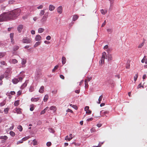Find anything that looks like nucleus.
<instances>
[{"mask_svg":"<svg viewBox=\"0 0 147 147\" xmlns=\"http://www.w3.org/2000/svg\"><path fill=\"white\" fill-rule=\"evenodd\" d=\"M20 13V10L19 9L3 13L0 15V22L16 19Z\"/></svg>","mask_w":147,"mask_h":147,"instance_id":"f257e3e1","label":"nucleus"},{"mask_svg":"<svg viewBox=\"0 0 147 147\" xmlns=\"http://www.w3.org/2000/svg\"><path fill=\"white\" fill-rule=\"evenodd\" d=\"M24 77V75H23L20 76H19L17 78H15L13 79L12 82L14 84H17L18 82H21L22 81V80Z\"/></svg>","mask_w":147,"mask_h":147,"instance_id":"f03ea898","label":"nucleus"},{"mask_svg":"<svg viewBox=\"0 0 147 147\" xmlns=\"http://www.w3.org/2000/svg\"><path fill=\"white\" fill-rule=\"evenodd\" d=\"M11 68H7L4 73L5 77L6 78L8 77L11 72Z\"/></svg>","mask_w":147,"mask_h":147,"instance_id":"7ed1b4c3","label":"nucleus"},{"mask_svg":"<svg viewBox=\"0 0 147 147\" xmlns=\"http://www.w3.org/2000/svg\"><path fill=\"white\" fill-rule=\"evenodd\" d=\"M22 42L23 43H30L32 42V39L25 37L22 39Z\"/></svg>","mask_w":147,"mask_h":147,"instance_id":"20e7f679","label":"nucleus"},{"mask_svg":"<svg viewBox=\"0 0 147 147\" xmlns=\"http://www.w3.org/2000/svg\"><path fill=\"white\" fill-rule=\"evenodd\" d=\"M106 53L105 52H103L102 53V57H101L100 61L99 62L100 64H102L104 63L105 59H106Z\"/></svg>","mask_w":147,"mask_h":147,"instance_id":"39448f33","label":"nucleus"},{"mask_svg":"<svg viewBox=\"0 0 147 147\" xmlns=\"http://www.w3.org/2000/svg\"><path fill=\"white\" fill-rule=\"evenodd\" d=\"M49 14L48 12L46 13L44 16H43L41 20V22L42 23H44L46 22L47 18L48 17Z\"/></svg>","mask_w":147,"mask_h":147,"instance_id":"423d86ee","label":"nucleus"},{"mask_svg":"<svg viewBox=\"0 0 147 147\" xmlns=\"http://www.w3.org/2000/svg\"><path fill=\"white\" fill-rule=\"evenodd\" d=\"M106 59H107L109 61H111L113 59L112 55L110 54H108L106 56Z\"/></svg>","mask_w":147,"mask_h":147,"instance_id":"0eeeda50","label":"nucleus"},{"mask_svg":"<svg viewBox=\"0 0 147 147\" xmlns=\"http://www.w3.org/2000/svg\"><path fill=\"white\" fill-rule=\"evenodd\" d=\"M107 83L111 86L114 87V86L115 84L114 81L112 80H109L107 81Z\"/></svg>","mask_w":147,"mask_h":147,"instance_id":"6e6552de","label":"nucleus"},{"mask_svg":"<svg viewBox=\"0 0 147 147\" xmlns=\"http://www.w3.org/2000/svg\"><path fill=\"white\" fill-rule=\"evenodd\" d=\"M26 63V60L25 59H22L21 64L22 65V67H25V64Z\"/></svg>","mask_w":147,"mask_h":147,"instance_id":"1a4fd4ad","label":"nucleus"},{"mask_svg":"<svg viewBox=\"0 0 147 147\" xmlns=\"http://www.w3.org/2000/svg\"><path fill=\"white\" fill-rule=\"evenodd\" d=\"M108 113L109 111H102L100 112V115L102 116H104L105 115L108 114Z\"/></svg>","mask_w":147,"mask_h":147,"instance_id":"9d476101","label":"nucleus"},{"mask_svg":"<svg viewBox=\"0 0 147 147\" xmlns=\"http://www.w3.org/2000/svg\"><path fill=\"white\" fill-rule=\"evenodd\" d=\"M62 6H60L57 8V11L59 14H61L62 13Z\"/></svg>","mask_w":147,"mask_h":147,"instance_id":"9b49d317","label":"nucleus"},{"mask_svg":"<svg viewBox=\"0 0 147 147\" xmlns=\"http://www.w3.org/2000/svg\"><path fill=\"white\" fill-rule=\"evenodd\" d=\"M23 28V26L20 25L18 26L17 28V30L19 32H20Z\"/></svg>","mask_w":147,"mask_h":147,"instance_id":"f8f14e48","label":"nucleus"},{"mask_svg":"<svg viewBox=\"0 0 147 147\" xmlns=\"http://www.w3.org/2000/svg\"><path fill=\"white\" fill-rule=\"evenodd\" d=\"M55 8V7L52 5H50L49 6V10L50 11H53Z\"/></svg>","mask_w":147,"mask_h":147,"instance_id":"ddd939ff","label":"nucleus"},{"mask_svg":"<svg viewBox=\"0 0 147 147\" xmlns=\"http://www.w3.org/2000/svg\"><path fill=\"white\" fill-rule=\"evenodd\" d=\"M41 37L39 35H37L36 36L35 38V40L36 41H39L41 40Z\"/></svg>","mask_w":147,"mask_h":147,"instance_id":"4468645a","label":"nucleus"},{"mask_svg":"<svg viewBox=\"0 0 147 147\" xmlns=\"http://www.w3.org/2000/svg\"><path fill=\"white\" fill-rule=\"evenodd\" d=\"M44 86H42L40 87L39 90V92L41 93H42L44 92Z\"/></svg>","mask_w":147,"mask_h":147,"instance_id":"2eb2a0df","label":"nucleus"},{"mask_svg":"<svg viewBox=\"0 0 147 147\" xmlns=\"http://www.w3.org/2000/svg\"><path fill=\"white\" fill-rule=\"evenodd\" d=\"M9 62L13 64H16L18 62V61L15 59H10Z\"/></svg>","mask_w":147,"mask_h":147,"instance_id":"dca6fc26","label":"nucleus"},{"mask_svg":"<svg viewBox=\"0 0 147 147\" xmlns=\"http://www.w3.org/2000/svg\"><path fill=\"white\" fill-rule=\"evenodd\" d=\"M35 88L34 86H31L29 88V91L30 92H33Z\"/></svg>","mask_w":147,"mask_h":147,"instance_id":"f3484780","label":"nucleus"},{"mask_svg":"<svg viewBox=\"0 0 147 147\" xmlns=\"http://www.w3.org/2000/svg\"><path fill=\"white\" fill-rule=\"evenodd\" d=\"M46 9H44L40 11L39 13V16H42L44 14Z\"/></svg>","mask_w":147,"mask_h":147,"instance_id":"a211bd4d","label":"nucleus"},{"mask_svg":"<svg viewBox=\"0 0 147 147\" xmlns=\"http://www.w3.org/2000/svg\"><path fill=\"white\" fill-rule=\"evenodd\" d=\"M21 110V109L17 108L15 109V111L17 114H20L22 113Z\"/></svg>","mask_w":147,"mask_h":147,"instance_id":"6ab92c4d","label":"nucleus"},{"mask_svg":"<svg viewBox=\"0 0 147 147\" xmlns=\"http://www.w3.org/2000/svg\"><path fill=\"white\" fill-rule=\"evenodd\" d=\"M40 98L39 97L36 98H32L31 99L32 101L36 102L39 100Z\"/></svg>","mask_w":147,"mask_h":147,"instance_id":"aec40b11","label":"nucleus"},{"mask_svg":"<svg viewBox=\"0 0 147 147\" xmlns=\"http://www.w3.org/2000/svg\"><path fill=\"white\" fill-rule=\"evenodd\" d=\"M6 54V52H0V59L4 57Z\"/></svg>","mask_w":147,"mask_h":147,"instance_id":"412c9836","label":"nucleus"},{"mask_svg":"<svg viewBox=\"0 0 147 147\" xmlns=\"http://www.w3.org/2000/svg\"><path fill=\"white\" fill-rule=\"evenodd\" d=\"M49 107H46L44 110H42L40 113V114L41 115H42L44 114L45 112H46V111L48 110V109Z\"/></svg>","mask_w":147,"mask_h":147,"instance_id":"4be33fe9","label":"nucleus"},{"mask_svg":"<svg viewBox=\"0 0 147 147\" xmlns=\"http://www.w3.org/2000/svg\"><path fill=\"white\" fill-rule=\"evenodd\" d=\"M66 59L65 57H63L62 58V62L63 65L66 62Z\"/></svg>","mask_w":147,"mask_h":147,"instance_id":"5701e85b","label":"nucleus"},{"mask_svg":"<svg viewBox=\"0 0 147 147\" xmlns=\"http://www.w3.org/2000/svg\"><path fill=\"white\" fill-rule=\"evenodd\" d=\"M145 40V39H144L143 40V42L142 43L140 44L139 45V46H138V48H141V47H142L143 46V45H144V44Z\"/></svg>","mask_w":147,"mask_h":147,"instance_id":"b1692460","label":"nucleus"},{"mask_svg":"<svg viewBox=\"0 0 147 147\" xmlns=\"http://www.w3.org/2000/svg\"><path fill=\"white\" fill-rule=\"evenodd\" d=\"M78 16L76 15H73V21H75L78 18Z\"/></svg>","mask_w":147,"mask_h":147,"instance_id":"393cba45","label":"nucleus"},{"mask_svg":"<svg viewBox=\"0 0 147 147\" xmlns=\"http://www.w3.org/2000/svg\"><path fill=\"white\" fill-rule=\"evenodd\" d=\"M8 137L7 136H0V139L6 140L7 139Z\"/></svg>","mask_w":147,"mask_h":147,"instance_id":"a878e982","label":"nucleus"},{"mask_svg":"<svg viewBox=\"0 0 147 147\" xmlns=\"http://www.w3.org/2000/svg\"><path fill=\"white\" fill-rule=\"evenodd\" d=\"M49 98V96L48 95H45L43 100L45 102L47 101Z\"/></svg>","mask_w":147,"mask_h":147,"instance_id":"bb28decb","label":"nucleus"},{"mask_svg":"<svg viewBox=\"0 0 147 147\" xmlns=\"http://www.w3.org/2000/svg\"><path fill=\"white\" fill-rule=\"evenodd\" d=\"M19 48V47L18 46H14L13 47V51H16L18 50Z\"/></svg>","mask_w":147,"mask_h":147,"instance_id":"cd10ccee","label":"nucleus"},{"mask_svg":"<svg viewBox=\"0 0 147 147\" xmlns=\"http://www.w3.org/2000/svg\"><path fill=\"white\" fill-rule=\"evenodd\" d=\"M50 109L51 110H53L55 111L56 110V107L55 106H51L50 107Z\"/></svg>","mask_w":147,"mask_h":147,"instance_id":"c85d7f7f","label":"nucleus"},{"mask_svg":"<svg viewBox=\"0 0 147 147\" xmlns=\"http://www.w3.org/2000/svg\"><path fill=\"white\" fill-rule=\"evenodd\" d=\"M70 106L72 107H73V108H74V109H75L76 110H77L78 109V107L76 105H72L71 104L70 105Z\"/></svg>","mask_w":147,"mask_h":147,"instance_id":"c756f323","label":"nucleus"},{"mask_svg":"<svg viewBox=\"0 0 147 147\" xmlns=\"http://www.w3.org/2000/svg\"><path fill=\"white\" fill-rule=\"evenodd\" d=\"M44 30V29L42 28H40L38 29V32L39 33L42 32Z\"/></svg>","mask_w":147,"mask_h":147,"instance_id":"7c9ffc66","label":"nucleus"},{"mask_svg":"<svg viewBox=\"0 0 147 147\" xmlns=\"http://www.w3.org/2000/svg\"><path fill=\"white\" fill-rule=\"evenodd\" d=\"M19 100H17L15 101L14 103V105L15 106H17L19 105Z\"/></svg>","mask_w":147,"mask_h":147,"instance_id":"2f4dec72","label":"nucleus"},{"mask_svg":"<svg viewBox=\"0 0 147 147\" xmlns=\"http://www.w3.org/2000/svg\"><path fill=\"white\" fill-rule=\"evenodd\" d=\"M6 103V101L5 100H4L2 102L0 103V106L1 107H2L4 106Z\"/></svg>","mask_w":147,"mask_h":147,"instance_id":"473e14b6","label":"nucleus"},{"mask_svg":"<svg viewBox=\"0 0 147 147\" xmlns=\"http://www.w3.org/2000/svg\"><path fill=\"white\" fill-rule=\"evenodd\" d=\"M27 85V83H26L25 82V83H23L21 86V88L22 89H23Z\"/></svg>","mask_w":147,"mask_h":147,"instance_id":"72a5a7b5","label":"nucleus"},{"mask_svg":"<svg viewBox=\"0 0 147 147\" xmlns=\"http://www.w3.org/2000/svg\"><path fill=\"white\" fill-rule=\"evenodd\" d=\"M41 43L40 42H36L34 46V47H36L39 45Z\"/></svg>","mask_w":147,"mask_h":147,"instance_id":"f704fd0d","label":"nucleus"},{"mask_svg":"<svg viewBox=\"0 0 147 147\" xmlns=\"http://www.w3.org/2000/svg\"><path fill=\"white\" fill-rule=\"evenodd\" d=\"M107 32L109 33V34H111V33L113 31V30L111 28H109L107 29Z\"/></svg>","mask_w":147,"mask_h":147,"instance_id":"c9c22d12","label":"nucleus"},{"mask_svg":"<svg viewBox=\"0 0 147 147\" xmlns=\"http://www.w3.org/2000/svg\"><path fill=\"white\" fill-rule=\"evenodd\" d=\"M72 138H69L68 136H66L65 138V139L66 140H68L69 141H70L72 139Z\"/></svg>","mask_w":147,"mask_h":147,"instance_id":"e433bc0d","label":"nucleus"},{"mask_svg":"<svg viewBox=\"0 0 147 147\" xmlns=\"http://www.w3.org/2000/svg\"><path fill=\"white\" fill-rule=\"evenodd\" d=\"M9 110V108H6L4 109V112L6 114H7Z\"/></svg>","mask_w":147,"mask_h":147,"instance_id":"4c0bfd02","label":"nucleus"},{"mask_svg":"<svg viewBox=\"0 0 147 147\" xmlns=\"http://www.w3.org/2000/svg\"><path fill=\"white\" fill-rule=\"evenodd\" d=\"M59 67V66L58 65H56L55 66L54 68L52 70V72H55V70L57 69L58 67Z\"/></svg>","mask_w":147,"mask_h":147,"instance_id":"58836bf2","label":"nucleus"},{"mask_svg":"<svg viewBox=\"0 0 147 147\" xmlns=\"http://www.w3.org/2000/svg\"><path fill=\"white\" fill-rule=\"evenodd\" d=\"M17 128H18V129L20 131H22V126L21 125H18V126Z\"/></svg>","mask_w":147,"mask_h":147,"instance_id":"ea45409f","label":"nucleus"},{"mask_svg":"<svg viewBox=\"0 0 147 147\" xmlns=\"http://www.w3.org/2000/svg\"><path fill=\"white\" fill-rule=\"evenodd\" d=\"M102 95H101V96H100L98 98V103L99 104H100V102L102 100Z\"/></svg>","mask_w":147,"mask_h":147,"instance_id":"a19ab883","label":"nucleus"},{"mask_svg":"<svg viewBox=\"0 0 147 147\" xmlns=\"http://www.w3.org/2000/svg\"><path fill=\"white\" fill-rule=\"evenodd\" d=\"M100 11L101 13L103 15L107 13V10L104 11L103 9H102Z\"/></svg>","mask_w":147,"mask_h":147,"instance_id":"79ce46f5","label":"nucleus"},{"mask_svg":"<svg viewBox=\"0 0 147 147\" xmlns=\"http://www.w3.org/2000/svg\"><path fill=\"white\" fill-rule=\"evenodd\" d=\"M49 131L50 132L52 133H54V132H55L53 129L51 128H49Z\"/></svg>","mask_w":147,"mask_h":147,"instance_id":"37998d69","label":"nucleus"},{"mask_svg":"<svg viewBox=\"0 0 147 147\" xmlns=\"http://www.w3.org/2000/svg\"><path fill=\"white\" fill-rule=\"evenodd\" d=\"M112 49L110 48H109L107 49V51L108 54H109L112 51Z\"/></svg>","mask_w":147,"mask_h":147,"instance_id":"c03bdc74","label":"nucleus"},{"mask_svg":"<svg viewBox=\"0 0 147 147\" xmlns=\"http://www.w3.org/2000/svg\"><path fill=\"white\" fill-rule=\"evenodd\" d=\"M9 134L12 137L14 136L15 135V133L12 131H11L10 132Z\"/></svg>","mask_w":147,"mask_h":147,"instance_id":"a18cd8bd","label":"nucleus"},{"mask_svg":"<svg viewBox=\"0 0 147 147\" xmlns=\"http://www.w3.org/2000/svg\"><path fill=\"white\" fill-rule=\"evenodd\" d=\"M85 88H87L88 86V82L87 80H85Z\"/></svg>","mask_w":147,"mask_h":147,"instance_id":"49530a36","label":"nucleus"},{"mask_svg":"<svg viewBox=\"0 0 147 147\" xmlns=\"http://www.w3.org/2000/svg\"><path fill=\"white\" fill-rule=\"evenodd\" d=\"M0 63L1 65H7V63H5V62L4 61H1L0 62Z\"/></svg>","mask_w":147,"mask_h":147,"instance_id":"de8ad7c7","label":"nucleus"},{"mask_svg":"<svg viewBox=\"0 0 147 147\" xmlns=\"http://www.w3.org/2000/svg\"><path fill=\"white\" fill-rule=\"evenodd\" d=\"M23 140L22 139L21 140L17 141V144H19L20 143H22L23 142Z\"/></svg>","mask_w":147,"mask_h":147,"instance_id":"09e8293b","label":"nucleus"},{"mask_svg":"<svg viewBox=\"0 0 147 147\" xmlns=\"http://www.w3.org/2000/svg\"><path fill=\"white\" fill-rule=\"evenodd\" d=\"M138 74H136L135 75V76L134 77V81L135 82L137 80V78L138 77Z\"/></svg>","mask_w":147,"mask_h":147,"instance_id":"8fccbe9b","label":"nucleus"},{"mask_svg":"<svg viewBox=\"0 0 147 147\" xmlns=\"http://www.w3.org/2000/svg\"><path fill=\"white\" fill-rule=\"evenodd\" d=\"M29 137L27 136V137H26L23 138L22 139L23 140V141H25L28 140V139H29Z\"/></svg>","mask_w":147,"mask_h":147,"instance_id":"3c124183","label":"nucleus"},{"mask_svg":"<svg viewBox=\"0 0 147 147\" xmlns=\"http://www.w3.org/2000/svg\"><path fill=\"white\" fill-rule=\"evenodd\" d=\"M33 141V145L35 146L37 144V141L35 140V139Z\"/></svg>","mask_w":147,"mask_h":147,"instance_id":"603ef678","label":"nucleus"},{"mask_svg":"<svg viewBox=\"0 0 147 147\" xmlns=\"http://www.w3.org/2000/svg\"><path fill=\"white\" fill-rule=\"evenodd\" d=\"M5 77V75H2L0 76V80H2Z\"/></svg>","mask_w":147,"mask_h":147,"instance_id":"864d4df0","label":"nucleus"},{"mask_svg":"<svg viewBox=\"0 0 147 147\" xmlns=\"http://www.w3.org/2000/svg\"><path fill=\"white\" fill-rule=\"evenodd\" d=\"M14 34L13 33H11L10 34V38H13Z\"/></svg>","mask_w":147,"mask_h":147,"instance_id":"5fc2aeb1","label":"nucleus"},{"mask_svg":"<svg viewBox=\"0 0 147 147\" xmlns=\"http://www.w3.org/2000/svg\"><path fill=\"white\" fill-rule=\"evenodd\" d=\"M43 5H40L39 6H38L37 7V8L38 9H41L42 8H43Z\"/></svg>","mask_w":147,"mask_h":147,"instance_id":"6e6d98bb","label":"nucleus"},{"mask_svg":"<svg viewBox=\"0 0 147 147\" xmlns=\"http://www.w3.org/2000/svg\"><path fill=\"white\" fill-rule=\"evenodd\" d=\"M22 94V91H19L17 93V96H19L20 95Z\"/></svg>","mask_w":147,"mask_h":147,"instance_id":"4d7b16f0","label":"nucleus"},{"mask_svg":"<svg viewBox=\"0 0 147 147\" xmlns=\"http://www.w3.org/2000/svg\"><path fill=\"white\" fill-rule=\"evenodd\" d=\"M89 107L88 106H86L84 108L85 111H86V112L87 111H88V110H89Z\"/></svg>","mask_w":147,"mask_h":147,"instance_id":"13d9d810","label":"nucleus"},{"mask_svg":"<svg viewBox=\"0 0 147 147\" xmlns=\"http://www.w3.org/2000/svg\"><path fill=\"white\" fill-rule=\"evenodd\" d=\"M33 106V105H31V107L30 108V110L31 111H33L34 109V108Z\"/></svg>","mask_w":147,"mask_h":147,"instance_id":"bf43d9fd","label":"nucleus"},{"mask_svg":"<svg viewBox=\"0 0 147 147\" xmlns=\"http://www.w3.org/2000/svg\"><path fill=\"white\" fill-rule=\"evenodd\" d=\"M14 126V125L13 124H12L11 127H10L9 128V129L10 130H12L13 129Z\"/></svg>","mask_w":147,"mask_h":147,"instance_id":"052dcab7","label":"nucleus"},{"mask_svg":"<svg viewBox=\"0 0 147 147\" xmlns=\"http://www.w3.org/2000/svg\"><path fill=\"white\" fill-rule=\"evenodd\" d=\"M145 56H144L143 59L142 60L141 62L142 63H145Z\"/></svg>","mask_w":147,"mask_h":147,"instance_id":"680f3d73","label":"nucleus"},{"mask_svg":"<svg viewBox=\"0 0 147 147\" xmlns=\"http://www.w3.org/2000/svg\"><path fill=\"white\" fill-rule=\"evenodd\" d=\"M51 143L50 142H48L47 143V145L48 146H49L51 145Z\"/></svg>","mask_w":147,"mask_h":147,"instance_id":"e2e57ef3","label":"nucleus"},{"mask_svg":"<svg viewBox=\"0 0 147 147\" xmlns=\"http://www.w3.org/2000/svg\"><path fill=\"white\" fill-rule=\"evenodd\" d=\"M66 112H70L71 113H72L73 112V111L71 110L70 109H68L67 110Z\"/></svg>","mask_w":147,"mask_h":147,"instance_id":"0e129e2a","label":"nucleus"},{"mask_svg":"<svg viewBox=\"0 0 147 147\" xmlns=\"http://www.w3.org/2000/svg\"><path fill=\"white\" fill-rule=\"evenodd\" d=\"M47 40H49L51 39V37L49 36H47L46 38Z\"/></svg>","mask_w":147,"mask_h":147,"instance_id":"69168bd1","label":"nucleus"},{"mask_svg":"<svg viewBox=\"0 0 147 147\" xmlns=\"http://www.w3.org/2000/svg\"><path fill=\"white\" fill-rule=\"evenodd\" d=\"M52 92L54 94H56L57 92V90H55L52 91Z\"/></svg>","mask_w":147,"mask_h":147,"instance_id":"338daca9","label":"nucleus"},{"mask_svg":"<svg viewBox=\"0 0 147 147\" xmlns=\"http://www.w3.org/2000/svg\"><path fill=\"white\" fill-rule=\"evenodd\" d=\"M11 42L12 44H14V40L13 39V38H11Z\"/></svg>","mask_w":147,"mask_h":147,"instance_id":"774afa93","label":"nucleus"}]
</instances>
